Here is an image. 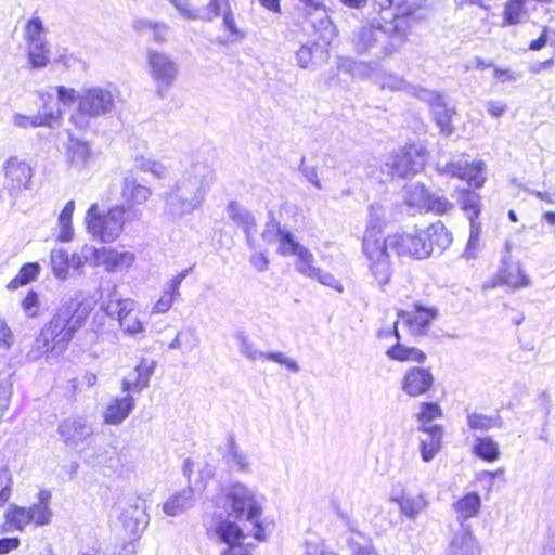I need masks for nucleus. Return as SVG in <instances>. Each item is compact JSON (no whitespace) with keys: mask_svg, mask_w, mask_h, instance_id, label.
I'll list each match as a JSON object with an SVG mask.
<instances>
[{"mask_svg":"<svg viewBox=\"0 0 555 555\" xmlns=\"http://www.w3.org/2000/svg\"><path fill=\"white\" fill-rule=\"evenodd\" d=\"M389 247L399 256H409L415 259L427 258L423 230L385 237L380 229L366 228L362 238V253L366 258L370 274L380 287L389 283L393 273L388 253Z\"/></svg>","mask_w":555,"mask_h":555,"instance_id":"f257e3e1","label":"nucleus"},{"mask_svg":"<svg viewBox=\"0 0 555 555\" xmlns=\"http://www.w3.org/2000/svg\"><path fill=\"white\" fill-rule=\"evenodd\" d=\"M215 180V169L207 162L192 159L175 184L164 192V216L176 222L198 209Z\"/></svg>","mask_w":555,"mask_h":555,"instance_id":"f03ea898","label":"nucleus"},{"mask_svg":"<svg viewBox=\"0 0 555 555\" xmlns=\"http://www.w3.org/2000/svg\"><path fill=\"white\" fill-rule=\"evenodd\" d=\"M410 25L406 20L397 17L388 21L372 17L362 23L352 34L351 42L358 54H365L378 62L390 57L408 40Z\"/></svg>","mask_w":555,"mask_h":555,"instance_id":"7ed1b4c3","label":"nucleus"},{"mask_svg":"<svg viewBox=\"0 0 555 555\" xmlns=\"http://www.w3.org/2000/svg\"><path fill=\"white\" fill-rule=\"evenodd\" d=\"M220 502L228 516L240 520H247L254 525L253 537L257 541H264V529L259 521L262 514L261 502L255 491L246 485L235 482L222 490Z\"/></svg>","mask_w":555,"mask_h":555,"instance_id":"20e7f679","label":"nucleus"},{"mask_svg":"<svg viewBox=\"0 0 555 555\" xmlns=\"http://www.w3.org/2000/svg\"><path fill=\"white\" fill-rule=\"evenodd\" d=\"M116 94L113 90L102 87L82 89L78 95V107L70 120L79 129H86L91 118L112 113L115 108Z\"/></svg>","mask_w":555,"mask_h":555,"instance_id":"39448f33","label":"nucleus"},{"mask_svg":"<svg viewBox=\"0 0 555 555\" xmlns=\"http://www.w3.org/2000/svg\"><path fill=\"white\" fill-rule=\"evenodd\" d=\"M89 309L82 307L77 300L69 299L63 302L44 328L55 339V345L65 348L76 332L82 326Z\"/></svg>","mask_w":555,"mask_h":555,"instance_id":"423d86ee","label":"nucleus"},{"mask_svg":"<svg viewBox=\"0 0 555 555\" xmlns=\"http://www.w3.org/2000/svg\"><path fill=\"white\" fill-rule=\"evenodd\" d=\"M126 211L124 206L115 205L101 214L98 204H92L86 215L88 232L103 243L114 242L124 230Z\"/></svg>","mask_w":555,"mask_h":555,"instance_id":"0eeeda50","label":"nucleus"},{"mask_svg":"<svg viewBox=\"0 0 555 555\" xmlns=\"http://www.w3.org/2000/svg\"><path fill=\"white\" fill-rule=\"evenodd\" d=\"M146 61L149 74L156 86L155 93L163 99L178 77V64L169 54L154 49L146 51Z\"/></svg>","mask_w":555,"mask_h":555,"instance_id":"6e6552de","label":"nucleus"},{"mask_svg":"<svg viewBox=\"0 0 555 555\" xmlns=\"http://www.w3.org/2000/svg\"><path fill=\"white\" fill-rule=\"evenodd\" d=\"M27 40V54L33 68L47 66L50 60V51L44 37V26L40 18L34 17L25 27Z\"/></svg>","mask_w":555,"mask_h":555,"instance_id":"1a4fd4ad","label":"nucleus"},{"mask_svg":"<svg viewBox=\"0 0 555 555\" xmlns=\"http://www.w3.org/2000/svg\"><path fill=\"white\" fill-rule=\"evenodd\" d=\"M427 162V151L418 144H410L391 157L387 166L391 167V173L405 178L421 171Z\"/></svg>","mask_w":555,"mask_h":555,"instance_id":"9d476101","label":"nucleus"},{"mask_svg":"<svg viewBox=\"0 0 555 555\" xmlns=\"http://www.w3.org/2000/svg\"><path fill=\"white\" fill-rule=\"evenodd\" d=\"M405 202L409 206H415L427 211L443 215L451 211L454 205L444 196L431 193L424 184H412L405 193Z\"/></svg>","mask_w":555,"mask_h":555,"instance_id":"9b49d317","label":"nucleus"},{"mask_svg":"<svg viewBox=\"0 0 555 555\" xmlns=\"http://www.w3.org/2000/svg\"><path fill=\"white\" fill-rule=\"evenodd\" d=\"M486 164L483 162H476L469 164L466 160H456L446 163L443 166L438 165V171L442 175L456 177L467 181L469 186L480 188L486 181L483 175Z\"/></svg>","mask_w":555,"mask_h":555,"instance_id":"f8f14e48","label":"nucleus"},{"mask_svg":"<svg viewBox=\"0 0 555 555\" xmlns=\"http://www.w3.org/2000/svg\"><path fill=\"white\" fill-rule=\"evenodd\" d=\"M235 339L238 343V348L241 354L246 357L250 361L257 360H269L280 364L285 365L289 371L297 373L300 367L298 363L293 360L286 358L282 352H263L259 350L256 345L248 338L247 334L244 331H238L235 333Z\"/></svg>","mask_w":555,"mask_h":555,"instance_id":"ddd939ff","label":"nucleus"},{"mask_svg":"<svg viewBox=\"0 0 555 555\" xmlns=\"http://www.w3.org/2000/svg\"><path fill=\"white\" fill-rule=\"evenodd\" d=\"M57 433L67 447L78 448L93 436L94 428L83 417H69L59 424Z\"/></svg>","mask_w":555,"mask_h":555,"instance_id":"4468645a","label":"nucleus"},{"mask_svg":"<svg viewBox=\"0 0 555 555\" xmlns=\"http://www.w3.org/2000/svg\"><path fill=\"white\" fill-rule=\"evenodd\" d=\"M420 92L422 93L420 99L429 103L433 118L441 133L444 135L452 134L454 131L452 117L455 114V109L448 107L443 96L438 92L426 89H420Z\"/></svg>","mask_w":555,"mask_h":555,"instance_id":"2eb2a0df","label":"nucleus"},{"mask_svg":"<svg viewBox=\"0 0 555 555\" xmlns=\"http://www.w3.org/2000/svg\"><path fill=\"white\" fill-rule=\"evenodd\" d=\"M374 10L378 12L377 18L382 20V15L387 16L388 21H393L397 17L406 20L410 25V30L415 24V12L417 5L414 1L410 0H374Z\"/></svg>","mask_w":555,"mask_h":555,"instance_id":"dca6fc26","label":"nucleus"},{"mask_svg":"<svg viewBox=\"0 0 555 555\" xmlns=\"http://www.w3.org/2000/svg\"><path fill=\"white\" fill-rule=\"evenodd\" d=\"M64 159L69 169L83 171L92 159L89 142L69 134L65 145Z\"/></svg>","mask_w":555,"mask_h":555,"instance_id":"f3484780","label":"nucleus"},{"mask_svg":"<svg viewBox=\"0 0 555 555\" xmlns=\"http://www.w3.org/2000/svg\"><path fill=\"white\" fill-rule=\"evenodd\" d=\"M31 179V168L25 162L10 158L4 166V188L13 195L28 189Z\"/></svg>","mask_w":555,"mask_h":555,"instance_id":"a211bd4d","label":"nucleus"},{"mask_svg":"<svg viewBox=\"0 0 555 555\" xmlns=\"http://www.w3.org/2000/svg\"><path fill=\"white\" fill-rule=\"evenodd\" d=\"M155 367L156 361L154 359L142 358L134 371L122 379L121 390L124 392H142L149 387Z\"/></svg>","mask_w":555,"mask_h":555,"instance_id":"6ab92c4d","label":"nucleus"},{"mask_svg":"<svg viewBox=\"0 0 555 555\" xmlns=\"http://www.w3.org/2000/svg\"><path fill=\"white\" fill-rule=\"evenodd\" d=\"M434 384V376L429 369L413 366L409 369L401 383V389L410 397L426 393Z\"/></svg>","mask_w":555,"mask_h":555,"instance_id":"aec40b11","label":"nucleus"},{"mask_svg":"<svg viewBox=\"0 0 555 555\" xmlns=\"http://www.w3.org/2000/svg\"><path fill=\"white\" fill-rule=\"evenodd\" d=\"M481 548L470 526L461 525L453 533L447 555H480Z\"/></svg>","mask_w":555,"mask_h":555,"instance_id":"412c9836","label":"nucleus"},{"mask_svg":"<svg viewBox=\"0 0 555 555\" xmlns=\"http://www.w3.org/2000/svg\"><path fill=\"white\" fill-rule=\"evenodd\" d=\"M427 258L437 254H442L452 243V234L448 231L441 221L431 223L423 230Z\"/></svg>","mask_w":555,"mask_h":555,"instance_id":"4be33fe9","label":"nucleus"},{"mask_svg":"<svg viewBox=\"0 0 555 555\" xmlns=\"http://www.w3.org/2000/svg\"><path fill=\"white\" fill-rule=\"evenodd\" d=\"M152 194V189L140 183L138 178L131 171L124 175L121 197L129 205L130 209L132 206L144 204Z\"/></svg>","mask_w":555,"mask_h":555,"instance_id":"5701e85b","label":"nucleus"},{"mask_svg":"<svg viewBox=\"0 0 555 555\" xmlns=\"http://www.w3.org/2000/svg\"><path fill=\"white\" fill-rule=\"evenodd\" d=\"M436 315V310L423 308L420 305L415 306L414 312H398L399 319L409 327L413 335H425Z\"/></svg>","mask_w":555,"mask_h":555,"instance_id":"b1692460","label":"nucleus"},{"mask_svg":"<svg viewBox=\"0 0 555 555\" xmlns=\"http://www.w3.org/2000/svg\"><path fill=\"white\" fill-rule=\"evenodd\" d=\"M130 393L127 392L125 397H116L111 400L104 412L106 424L119 425L130 415L135 405V400Z\"/></svg>","mask_w":555,"mask_h":555,"instance_id":"393cba45","label":"nucleus"},{"mask_svg":"<svg viewBox=\"0 0 555 555\" xmlns=\"http://www.w3.org/2000/svg\"><path fill=\"white\" fill-rule=\"evenodd\" d=\"M121 520L126 530L131 534H138L144 530L149 522V516L145 513V503L137 500L132 505L124 509Z\"/></svg>","mask_w":555,"mask_h":555,"instance_id":"a878e982","label":"nucleus"},{"mask_svg":"<svg viewBox=\"0 0 555 555\" xmlns=\"http://www.w3.org/2000/svg\"><path fill=\"white\" fill-rule=\"evenodd\" d=\"M391 501L396 502L399 505L400 513L411 520H415L429 505V501L424 493H402L400 496H391Z\"/></svg>","mask_w":555,"mask_h":555,"instance_id":"bb28decb","label":"nucleus"},{"mask_svg":"<svg viewBox=\"0 0 555 555\" xmlns=\"http://www.w3.org/2000/svg\"><path fill=\"white\" fill-rule=\"evenodd\" d=\"M444 430L440 425L430 426L427 435L420 438V453L424 462H430L441 450Z\"/></svg>","mask_w":555,"mask_h":555,"instance_id":"cd10ccee","label":"nucleus"},{"mask_svg":"<svg viewBox=\"0 0 555 555\" xmlns=\"http://www.w3.org/2000/svg\"><path fill=\"white\" fill-rule=\"evenodd\" d=\"M215 534L217 537V540L223 545H232L245 542V539L247 535L251 534L253 532L245 533L244 530L235 522L227 519H221L216 528H215Z\"/></svg>","mask_w":555,"mask_h":555,"instance_id":"c85d7f7f","label":"nucleus"},{"mask_svg":"<svg viewBox=\"0 0 555 555\" xmlns=\"http://www.w3.org/2000/svg\"><path fill=\"white\" fill-rule=\"evenodd\" d=\"M500 280L513 288H520L530 284L529 276L524 272L519 263H512L507 256L502 257V268L499 273Z\"/></svg>","mask_w":555,"mask_h":555,"instance_id":"c756f323","label":"nucleus"},{"mask_svg":"<svg viewBox=\"0 0 555 555\" xmlns=\"http://www.w3.org/2000/svg\"><path fill=\"white\" fill-rule=\"evenodd\" d=\"M398 326V321L395 322L393 324V334L395 336L397 337V344L395 346H392L391 348H389L386 352L387 357L390 358L391 360H396V361H414V362H417V363H424L427 359L426 354L415 348V347H406L402 344H400V334H399V331L397 328Z\"/></svg>","mask_w":555,"mask_h":555,"instance_id":"7c9ffc66","label":"nucleus"},{"mask_svg":"<svg viewBox=\"0 0 555 555\" xmlns=\"http://www.w3.org/2000/svg\"><path fill=\"white\" fill-rule=\"evenodd\" d=\"M308 17L314 31L319 34V40L325 44H330L336 37L337 29L331 21L325 7L318 10L315 13H310V16Z\"/></svg>","mask_w":555,"mask_h":555,"instance_id":"2f4dec72","label":"nucleus"},{"mask_svg":"<svg viewBox=\"0 0 555 555\" xmlns=\"http://www.w3.org/2000/svg\"><path fill=\"white\" fill-rule=\"evenodd\" d=\"M51 492L42 489L38 493V502L28 507L31 522L36 526L49 525L52 520L53 512L50 508Z\"/></svg>","mask_w":555,"mask_h":555,"instance_id":"473e14b6","label":"nucleus"},{"mask_svg":"<svg viewBox=\"0 0 555 555\" xmlns=\"http://www.w3.org/2000/svg\"><path fill=\"white\" fill-rule=\"evenodd\" d=\"M61 117V111L57 109H50L47 111L46 107L43 108V112H39L35 116H25V115H15L14 117V124L17 127L21 128H27V127H39V126H48L52 127L53 124H55Z\"/></svg>","mask_w":555,"mask_h":555,"instance_id":"72a5a7b5","label":"nucleus"},{"mask_svg":"<svg viewBox=\"0 0 555 555\" xmlns=\"http://www.w3.org/2000/svg\"><path fill=\"white\" fill-rule=\"evenodd\" d=\"M227 214L231 220L241 227L244 232L256 231V220L253 214L237 201H230L227 205Z\"/></svg>","mask_w":555,"mask_h":555,"instance_id":"f704fd0d","label":"nucleus"},{"mask_svg":"<svg viewBox=\"0 0 555 555\" xmlns=\"http://www.w3.org/2000/svg\"><path fill=\"white\" fill-rule=\"evenodd\" d=\"M467 426L470 430L488 431L493 428L503 427V418L500 414L486 415L477 412H468L466 415Z\"/></svg>","mask_w":555,"mask_h":555,"instance_id":"c9c22d12","label":"nucleus"},{"mask_svg":"<svg viewBox=\"0 0 555 555\" xmlns=\"http://www.w3.org/2000/svg\"><path fill=\"white\" fill-rule=\"evenodd\" d=\"M481 506V499L476 492H469L460 500H457L453 507L461 520V525L468 518L475 517Z\"/></svg>","mask_w":555,"mask_h":555,"instance_id":"e433bc0d","label":"nucleus"},{"mask_svg":"<svg viewBox=\"0 0 555 555\" xmlns=\"http://www.w3.org/2000/svg\"><path fill=\"white\" fill-rule=\"evenodd\" d=\"M193 488H188L182 490L180 493H177L172 498H170L164 504V512L169 516H177L192 507L194 503Z\"/></svg>","mask_w":555,"mask_h":555,"instance_id":"4c0bfd02","label":"nucleus"},{"mask_svg":"<svg viewBox=\"0 0 555 555\" xmlns=\"http://www.w3.org/2000/svg\"><path fill=\"white\" fill-rule=\"evenodd\" d=\"M378 85L383 90L389 91H405L406 93L413 94L417 98L422 96L418 86H412L406 82L401 76L395 74H384L378 78Z\"/></svg>","mask_w":555,"mask_h":555,"instance_id":"58836bf2","label":"nucleus"},{"mask_svg":"<svg viewBox=\"0 0 555 555\" xmlns=\"http://www.w3.org/2000/svg\"><path fill=\"white\" fill-rule=\"evenodd\" d=\"M134 254L129 251H117L103 248V260L108 272H115L122 268H128L134 262Z\"/></svg>","mask_w":555,"mask_h":555,"instance_id":"ea45409f","label":"nucleus"},{"mask_svg":"<svg viewBox=\"0 0 555 555\" xmlns=\"http://www.w3.org/2000/svg\"><path fill=\"white\" fill-rule=\"evenodd\" d=\"M473 452L479 459L487 462H494L500 457L499 444L489 436L476 437L473 444Z\"/></svg>","mask_w":555,"mask_h":555,"instance_id":"a19ab883","label":"nucleus"},{"mask_svg":"<svg viewBox=\"0 0 555 555\" xmlns=\"http://www.w3.org/2000/svg\"><path fill=\"white\" fill-rule=\"evenodd\" d=\"M41 271L38 262H28L21 267L17 275L11 280L7 286L8 289H17L20 286L26 285L35 281Z\"/></svg>","mask_w":555,"mask_h":555,"instance_id":"79ce46f5","label":"nucleus"},{"mask_svg":"<svg viewBox=\"0 0 555 555\" xmlns=\"http://www.w3.org/2000/svg\"><path fill=\"white\" fill-rule=\"evenodd\" d=\"M459 203L466 212L469 222L478 221L480 214L479 195L470 190H462L459 194Z\"/></svg>","mask_w":555,"mask_h":555,"instance_id":"37998d69","label":"nucleus"},{"mask_svg":"<svg viewBox=\"0 0 555 555\" xmlns=\"http://www.w3.org/2000/svg\"><path fill=\"white\" fill-rule=\"evenodd\" d=\"M50 263L54 276L60 280H66L70 267L69 255L64 249H52L50 254Z\"/></svg>","mask_w":555,"mask_h":555,"instance_id":"c03bdc74","label":"nucleus"},{"mask_svg":"<svg viewBox=\"0 0 555 555\" xmlns=\"http://www.w3.org/2000/svg\"><path fill=\"white\" fill-rule=\"evenodd\" d=\"M5 522L22 531L27 525L31 524L28 508L11 505L5 513Z\"/></svg>","mask_w":555,"mask_h":555,"instance_id":"a18cd8bd","label":"nucleus"},{"mask_svg":"<svg viewBox=\"0 0 555 555\" xmlns=\"http://www.w3.org/2000/svg\"><path fill=\"white\" fill-rule=\"evenodd\" d=\"M56 346L54 337L43 327L36 337L29 356L34 359L40 358L49 351H52Z\"/></svg>","mask_w":555,"mask_h":555,"instance_id":"49530a36","label":"nucleus"},{"mask_svg":"<svg viewBox=\"0 0 555 555\" xmlns=\"http://www.w3.org/2000/svg\"><path fill=\"white\" fill-rule=\"evenodd\" d=\"M124 300L125 298H121L118 294L117 286L113 285L106 295H101V309L111 318H116Z\"/></svg>","mask_w":555,"mask_h":555,"instance_id":"de8ad7c7","label":"nucleus"},{"mask_svg":"<svg viewBox=\"0 0 555 555\" xmlns=\"http://www.w3.org/2000/svg\"><path fill=\"white\" fill-rule=\"evenodd\" d=\"M480 234H481V224L479 221H473L470 223L469 237L466 244V247L462 254V257L472 260L478 257L480 251Z\"/></svg>","mask_w":555,"mask_h":555,"instance_id":"09e8293b","label":"nucleus"},{"mask_svg":"<svg viewBox=\"0 0 555 555\" xmlns=\"http://www.w3.org/2000/svg\"><path fill=\"white\" fill-rule=\"evenodd\" d=\"M134 166L137 169L143 172H151L156 178H165L168 173V170L164 164L151 158H145L143 156L135 157Z\"/></svg>","mask_w":555,"mask_h":555,"instance_id":"8fccbe9b","label":"nucleus"},{"mask_svg":"<svg viewBox=\"0 0 555 555\" xmlns=\"http://www.w3.org/2000/svg\"><path fill=\"white\" fill-rule=\"evenodd\" d=\"M524 0H509L504 10V22L508 25L520 23L526 14Z\"/></svg>","mask_w":555,"mask_h":555,"instance_id":"3c124183","label":"nucleus"},{"mask_svg":"<svg viewBox=\"0 0 555 555\" xmlns=\"http://www.w3.org/2000/svg\"><path fill=\"white\" fill-rule=\"evenodd\" d=\"M299 250L296 255L298 257L296 269L299 273L313 279L320 268L313 267L314 257L307 248Z\"/></svg>","mask_w":555,"mask_h":555,"instance_id":"603ef678","label":"nucleus"},{"mask_svg":"<svg viewBox=\"0 0 555 555\" xmlns=\"http://www.w3.org/2000/svg\"><path fill=\"white\" fill-rule=\"evenodd\" d=\"M75 209L74 201H69L61 211L59 216V222L62 227V232L60 234V240L67 242L72 238L73 232L70 227L72 216Z\"/></svg>","mask_w":555,"mask_h":555,"instance_id":"864d4df0","label":"nucleus"},{"mask_svg":"<svg viewBox=\"0 0 555 555\" xmlns=\"http://www.w3.org/2000/svg\"><path fill=\"white\" fill-rule=\"evenodd\" d=\"M280 253L282 255H297L300 250L306 248L298 243L291 231L283 230L280 232Z\"/></svg>","mask_w":555,"mask_h":555,"instance_id":"5fc2aeb1","label":"nucleus"},{"mask_svg":"<svg viewBox=\"0 0 555 555\" xmlns=\"http://www.w3.org/2000/svg\"><path fill=\"white\" fill-rule=\"evenodd\" d=\"M228 454L229 462L237 467L241 472H247L249 468V463L245 455L240 451L238 447L235 443L234 437H231L228 442Z\"/></svg>","mask_w":555,"mask_h":555,"instance_id":"6e6d98bb","label":"nucleus"},{"mask_svg":"<svg viewBox=\"0 0 555 555\" xmlns=\"http://www.w3.org/2000/svg\"><path fill=\"white\" fill-rule=\"evenodd\" d=\"M225 10L223 13V27L230 33L233 40L238 41L245 37V33L242 31L235 24V18L229 3V0H223Z\"/></svg>","mask_w":555,"mask_h":555,"instance_id":"4d7b16f0","label":"nucleus"},{"mask_svg":"<svg viewBox=\"0 0 555 555\" xmlns=\"http://www.w3.org/2000/svg\"><path fill=\"white\" fill-rule=\"evenodd\" d=\"M442 415V410L436 402H424L416 414L417 422H433Z\"/></svg>","mask_w":555,"mask_h":555,"instance_id":"13d9d810","label":"nucleus"},{"mask_svg":"<svg viewBox=\"0 0 555 555\" xmlns=\"http://www.w3.org/2000/svg\"><path fill=\"white\" fill-rule=\"evenodd\" d=\"M224 10L225 5L223 0H209L204 11L201 12V17L198 20L211 22L215 17L220 16L221 13H224Z\"/></svg>","mask_w":555,"mask_h":555,"instance_id":"bf43d9fd","label":"nucleus"},{"mask_svg":"<svg viewBox=\"0 0 555 555\" xmlns=\"http://www.w3.org/2000/svg\"><path fill=\"white\" fill-rule=\"evenodd\" d=\"M12 397V383L8 377L0 378V418L9 408Z\"/></svg>","mask_w":555,"mask_h":555,"instance_id":"052dcab7","label":"nucleus"},{"mask_svg":"<svg viewBox=\"0 0 555 555\" xmlns=\"http://www.w3.org/2000/svg\"><path fill=\"white\" fill-rule=\"evenodd\" d=\"M0 507L10 499L12 492V476L9 469H0Z\"/></svg>","mask_w":555,"mask_h":555,"instance_id":"680f3d73","label":"nucleus"},{"mask_svg":"<svg viewBox=\"0 0 555 555\" xmlns=\"http://www.w3.org/2000/svg\"><path fill=\"white\" fill-rule=\"evenodd\" d=\"M555 29L544 27L538 39L532 40L529 44V49L532 51H539L543 49L547 43L555 44Z\"/></svg>","mask_w":555,"mask_h":555,"instance_id":"e2e57ef3","label":"nucleus"},{"mask_svg":"<svg viewBox=\"0 0 555 555\" xmlns=\"http://www.w3.org/2000/svg\"><path fill=\"white\" fill-rule=\"evenodd\" d=\"M186 20H198L201 11L193 9L188 0H168Z\"/></svg>","mask_w":555,"mask_h":555,"instance_id":"0e129e2a","label":"nucleus"},{"mask_svg":"<svg viewBox=\"0 0 555 555\" xmlns=\"http://www.w3.org/2000/svg\"><path fill=\"white\" fill-rule=\"evenodd\" d=\"M22 308L24 309L25 313L34 318L38 314L39 311V296L38 293L35 291H29L26 297L22 301Z\"/></svg>","mask_w":555,"mask_h":555,"instance_id":"69168bd1","label":"nucleus"},{"mask_svg":"<svg viewBox=\"0 0 555 555\" xmlns=\"http://www.w3.org/2000/svg\"><path fill=\"white\" fill-rule=\"evenodd\" d=\"M119 327L122 330L125 334L132 337H135L139 334L144 333V326L135 314H132L130 317V321L121 322V325Z\"/></svg>","mask_w":555,"mask_h":555,"instance_id":"338daca9","label":"nucleus"},{"mask_svg":"<svg viewBox=\"0 0 555 555\" xmlns=\"http://www.w3.org/2000/svg\"><path fill=\"white\" fill-rule=\"evenodd\" d=\"M253 547L254 544L245 542L225 545L220 550V555H253Z\"/></svg>","mask_w":555,"mask_h":555,"instance_id":"774afa93","label":"nucleus"}]
</instances>
